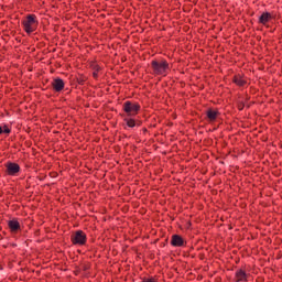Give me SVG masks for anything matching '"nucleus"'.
<instances>
[{"mask_svg":"<svg viewBox=\"0 0 282 282\" xmlns=\"http://www.w3.org/2000/svg\"><path fill=\"white\" fill-rule=\"evenodd\" d=\"M247 109H250V105H247Z\"/></svg>","mask_w":282,"mask_h":282,"instance_id":"obj_21","label":"nucleus"},{"mask_svg":"<svg viewBox=\"0 0 282 282\" xmlns=\"http://www.w3.org/2000/svg\"><path fill=\"white\" fill-rule=\"evenodd\" d=\"M86 82H87V77L85 76H80L77 78L78 85H85Z\"/></svg>","mask_w":282,"mask_h":282,"instance_id":"obj_18","label":"nucleus"},{"mask_svg":"<svg viewBox=\"0 0 282 282\" xmlns=\"http://www.w3.org/2000/svg\"><path fill=\"white\" fill-rule=\"evenodd\" d=\"M89 67L90 69H93V78H95V80H98V73L102 72V67H100V65H98L96 62H90Z\"/></svg>","mask_w":282,"mask_h":282,"instance_id":"obj_14","label":"nucleus"},{"mask_svg":"<svg viewBox=\"0 0 282 282\" xmlns=\"http://www.w3.org/2000/svg\"><path fill=\"white\" fill-rule=\"evenodd\" d=\"M236 282H248V273L243 269H239L235 274Z\"/></svg>","mask_w":282,"mask_h":282,"instance_id":"obj_12","label":"nucleus"},{"mask_svg":"<svg viewBox=\"0 0 282 282\" xmlns=\"http://www.w3.org/2000/svg\"><path fill=\"white\" fill-rule=\"evenodd\" d=\"M142 131H143V133H148L149 132V130L147 128H143Z\"/></svg>","mask_w":282,"mask_h":282,"instance_id":"obj_20","label":"nucleus"},{"mask_svg":"<svg viewBox=\"0 0 282 282\" xmlns=\"http://www.w3.org/2000/svg\"><path fill=\"white\" fill-rule=\"evenodd\" d=\"M159 279L158 276H149V278H143L142 282H158Z\"/></svg>","mask_w":282,"mask_h":282,"instance_id":"obj_16","label":"nucleus"},{"mask_svg":"<svg viewBox=\"0 0 282 282\" xmlns=\"http://www.w3.org/2000/svg\"><path fill=\"white\" fill-rule=\"evenodd\" d=\"M123 111L124 113H127V116H138V113H140V109H142V107L138 104V102H132V101H126L123 102Z\"/></svg>","mask_w":282,"mask_h":282,"instance_id":"obj_4","label":"nucleus"},{"mask_svg":"<svg viewBox=\"0 0 282 282\" xmlns=\"http://www.w3.org/2000/svg\"><path fill=\"white\" fill-rule=\"evenodd\" d=\"M123 122H126V124H127V127H129V129H133V127H142V120L134 119L131 117H126L123 119Z\"/></svg>","mask_w":282,"mask_h":282,"instance_id":"obj_11","label":"nucleus"},{"mask_svg":"<svg viewBox=\"0 0 282 282\" xmlns=\"http://www.w3.org/2000/svg\"><path fill=\"white\" fill-rule=\"evenodd\" d=\"M70 241L73 246H86L87 245V234L83 230H77L72 234Z\"/></svg>","mask_w":282,"mask_h":282,"instance_id":"obj_3","label":"nucleus"},{"mask_svg":"<svg viewBox=\"0 0 282 282\" xmlns=\"http://www.w3.org/2000/svg\"><path fill=\"white\" fill-rule=\"evenodd\" d=\"M82 270H83L84 272H87V270H89V265H88V264L82 265Z\"/></svg>","mask_w":282,"mask_h":282,"instance_id":"obj_19","label":"nucleus"},{"mask_svg":"<svg viewBox=\"0 0 282 282\" xmlns=\"http://www.w3.org/2000/svg\"><path fill=\"white\" fill-rule=\"evenodd\" d=\"M151 67L155 76H166V72L171 69L169 62L166 59L152 61Z\"/></svg>","mask_w":282,"mask_h":282,"instance_id":"obj_2","label":"nucleus"},{"mask_svg":"<svg viewBox=\"0 0 282 282\" xmlns=\"http://www.w3.org/2000/svg\"><path fill=\"white\" fill-rule=\"evenodd\" d=\"M6 133L9 135V133H12V130L8 128V124H4L3 127L0 126V135H3Z\"/></svg>","mask_w":282,"mask_h":282,"instance_id":"obj_15","label":"nucleus"},{"mask_svg":"<svg viewBox=\"0 0 282 282\" xmlns=\"http://www.w3.org/2000/svg\"><path fill=\"white\" fill-rule=\"evenodd\" d=\"M8 228L12 235L21 232V223L17 218L8 221Z\"/></svg>","mask_w":282,"mask_h":282,"instance_id":"obj_7","label":"nucleus"},{"mask_svg":"<svg viewBox=\"0 0 282 282\" xmlns=\"http://www.w3.org/2000/svg\"><path fill=\"white\" fill-rule=\"evenodd\" d=\"M23 30L29 35L39 30V19L36 14H28L25 19L22 21Z\"/></svg>","mask_w":282,"mask_h":282,"instance_id":"obj_1","label":"nucleus"},{"mask_svg":"<svg viewBox=\"0 0 282 282\" xmlns=\"http://www.w3.org/2000/svg\"><path fill=\"white\" fill-rule=\"evenodd\" d=\"M270 21H272V13L263 12L259 17L258 23H260L261 25H268V23H270Z\"/></svg>","mask_w":282,"mask_h":282,"instance_id":"obj_13","label":"nucleus"},{"mask_svg":"<svg viewBox=\"0 0 282 282\" xmlns=\"http://www.w3.org/2000/svg\"><path fill=\"white\" fill-rule=\"evenodd\" d=\"M171 246H173L174 248H185L186 240H184V237H182L181 235L175 234L172 236Z\"/></svg>","mask_w":282,"mask_h":282,"instance_id":"obj_6","label":"nucleus"},{"mask_svg":"<svg viewBox=\"0 0 282 282\" xmlns=\"http://www.w3.org/2000/svg\"><path fill=\"white\" fill-rule=\"evenodd\" d=\"M52 87L58 94L65 89V82L62 78H55L52 82Z\"/></svg>","mask_w":282,"mask_h":282,"instance_id":"obj_9","label":"nucleus"},{"mask_svg":"<svg viewBox=\"0 0 282 282\" xmlns=\"http://www.w3.org/2000/svg\"><path fill=\"white\" fill-rule=\"evenodd\" d=\"M206 116H207L208 122H216L217 118L219 116H221V112H219V110H215L213 108H209L206 111Z\"/></svg>","mask_w":282,"mask_h":282,"instance_id":"obj_10","label":"nucleus"},{"mask_svg":"<svg viewBox=\"0 0 282 282\" xmlns=\"http://www.w3.org/2000/svg\"><path fill=\"white\" fill-rule=\"evenodd\" d=\"M245 108H246V102L237 101V109H238V111H243Z\"/></svg>","mask_w":282,"mask_h":282,"instance_id":"obj_17","label":"nucleus"},{"mask_svg":"<svg viewBox=\"0 0 282 282\" xmlns=\"http://www.w3.org/2000/svg\"><path fill=\"white\" fill-rule=\"evenodd\" d=\"M232 83L237 85V87H246V85H248V77L243 74H237L234 76Z\"/></svg>","mask_w":282,"mask_h":282,"instance_id":"obj_8","label":"nucleus"},{"mask_svg":"<svg viewBox=\"0 0 282 282\" xmlns=\"http://www.w3.org/2000/svg\"><path fill=\"white\" fill-rule=\"evenodd\" d=\"M21 173V165L19 163L14 162H8L6 164V174L9 175L10 177H14Z\"/></svg>","mask_w":282,"mask_h":282,"instance_id":"obj_5","label":"nucleus"}]
</instances>
